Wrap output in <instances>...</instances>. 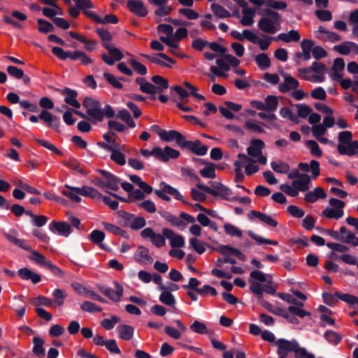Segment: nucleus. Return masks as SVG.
<instances>
[{
  "instance_id": "obj_1",
  "label": "nucleus",
  "mask_w": 358,
  "mask_h": 358,
  "mask_svg": "<svg viewBox=\"0 0 358 358\" xmlns=\"http://www.w3.org/2000/svg\"><path fill=\"white\" fill-rule=\"evenodd\" d=\"M140 152L145 157L154 156L155 158L164 163L168 162L171 159H177L180 155L178 150L169 146H166L164 149H162L159 147H156L152 150L141 149Z\"/></svg>"
},
{
  "instance_id": "obj_2",
  "label": "nucleus",
  "mask_w": 358,
  "mask_h": 358,
  "mask_svg": "<svg viewBox=\"0 0 358 358\" xmlns=\"http://www.w3.org/2000/svg\"><path fill=\"white\" fill-rule=\"evenodd\" d=\"M39 119L46 123L48 127L55 129L57 132L60 131L61 121L59 117L53 115L48 110H42L38 116L31 115L29 117V120L33 123L38 122Z\"/></svg>"
},
{
  "instance_id": "obj_3",
  "label": "nucleus",
  "mask_w": 358,
  "mask_h": 358,
  "mask_svg": "<svg viewBox=\"0 0 358 358\" xmlns=\"http://www.w3.org/2000/svg\"><path fill=\"white\" fill-rule=\"evenodd\" d=\"M249 290L257 295L258 299H262L264 292L271 295H274L276 292L271 280L268 281L266 284H262L259 282L251 280Z\"/></svg>"
},
{
  "instance_id": "obj_4",
  "label": "nucleus",
  "mask_w": 358,
  "mask_h": 358,
  "mask_svg": "<svg viewBox=\"0 0 358 358\" xmlns=\"http://www.w3.org/2000/svg\"><path fill=\"white\" fill-rule=\"evenodd\" d=\"M278 346L277 353L279 355V358L282 356L286 357L288 352H296L299 349V343L295 339L288 341L285 338H280L275 342Z\"/></svg>"
},
{
  "instance_id": "obj_5",
  "label": "nucleus",
  "mask_w": 358,
  "mask_h": 358,
  "mask_svg": "<svg viewBox=\"0 0 358 358\" xmlns=\"http://www.w3.org/2000/svg\"><path fill=\"white\" fill-rule=\"evenodd\" d=\"M113 283L115 288V291L113 289L103 285H99L98 289L103 294L109 298L110 300L115 302H118L120 301L123 294V287L117 281H114Z\"/></svg>"
},
{
  "instance_id": "obj_6",
  "label": "nucleus",
  "mask_w": 358,
  "mask_h": 358,
  "mask_svg": "<svg viewBox=\"0 0 358 358\" xmlns=\"http://www.w3.org/2000/svg\"><path fill=\"white\" fill-rule=\"evenodd\" d=\"M196 187L214 196H220L224 199H227V196L232 194V191L229 187L222 184L219 191H216L208 186L202 183L196 185Z\"/></svg>"
},
{
  "instance_id": "obj_7",
  "label": "nucleus",
  "mask_w": 358,
  "mask_h": 358,
  "mask_svg": "<svg viewBox=\"0 0 358 358\" xmlns=\"http://www.w3.org/2000/svg\"><path fill=\"white\" fill-rule=\"evenodd\" d=\"M96 171L106 180V188L110 189L113 191H117L119 189V185L121 182L120 178L106 170L97 169Z\"/></svg>"
},
{
  "instance_id": "obj_8",
  "label": "nucleus",
  "mask_w": 358,
  "mask_h": 358,
  "mask_svg": "<svg viewBox=\"0 0 358 358\" xmlns=\"http://www.w3.org/2000/svg\"><path fill=\"white\" fill-rule=\"evenodd\" d=\"M50 231L55 233L56 231L60 236L68 237L72 232L71 226L66 222L52 221L49 224Z\"/></svg>"
},
{
  "instance_id": "obj_9",
  "label": "nucleus",
  "mask_w": 358,
  "mask_h": 358,
  "mask_svg": "<svg viewBox=\"0 0 358 358\" xmlns=\"http://www.w3.org/2000/svg\"><path fill=\"white\" fill-rule=\"evenodd\" d=\"M52 52L61 60H66L67 58L73 61L80 59L83 51L76 50L74 52L64 51L62 48L55 46L52 48Z\"/></svg>"
},
{
  "instance_id": "obj_10",
  "label": "nucleus",
  "mask_w": 358,
  "mask_h": 358,
  "mask_svg": "<svg viewBox=\"0 0 358 358\" xmlns=\"http://www.w3.org/2000/svg\"><path fill=\"white\" fill-rule=\"evenodd\" d=\"M162 234L167 239L170 240V245L172 248H182L185 245L184 238L181 235L176 234L171 229H163Z\"/></svg>"
},
{
  "instance_id": "obj_11",
  "label": "nucleus",
  "mask_w": 358,
  "mask_h": 358,
  "mask_svg": "<svg viewBox=\"0 0 358 358\" xmlns=\"http://www.w3.org/2000/svg\"><path fill=\"white\" fill-rule=\"evenodd\" d=\"M257 26L262 31L271 34H273L279 30L276 27L278 26L277 22L267 17H262L259 20Z\"/></svg>"
},
{
  "instance_id": "obj_12",
  "label": "nucleus",
  "mask_w": 358,
  "mask_h": 358,
  "mask_svg": "<svg viewBox=\"0 0 358 358\" xmlns=\"http://www.w3.org/2000/svg\"><path fill=\"white\" fill-rule=\"evenodd\" d=\"M127 8L134 14L139 17H145L148 15V9L140 0H128Z\"/></svg>"
},
{
  "instance_id": "obj_13",
  "label": "nucleus",
  "mask_w": 358,
  "mask_h": 358,
  "mask_svg": "<svg viewBox=\"0 0 358 358\" xmlns=\"http://www.w3.org/2000/svg\"><path fill=\"white\" fill-rule=\"evenodd\" d=\"M59 92L62 95L66 96L64 98V102L66 104H69L76 109L80 108L81 105L79 103V101L76 99V97L78 96V92L76 90H72L69 87H64Z\"/></svg>"
},
{
  "instance_id": "obj_14",
  "label": "nucleus",
  "mask_w": 358,
  "mask_h": 358,
  "mask_svg": "<svg viewBox=\"0 0 358 358\" xmlns=\"http://www.w3.org/2000/svg\"><path fill=\"white\" fill-rule=\"evenodd\" d=\"M84 14L98 24H117L119 22L118 18L114 14L106 15L103 19L92 11H84Z\"/></svg>"
},
{
  "instance_id": "obj_15",
  "label": "nucleus",
  "mask_w": 358,
  "mask_h": 358,
  "mask_svg": "<svg viewBox=\"0 0 358 358\" xmlns=\"http://www.w3.org/2000/svg\"><path fill=\"white\" fill-rule=\"evenodd\" d=\"M250 220H253V217L258 218L262 222L264 223L268 227H276L278 224V222L273 219L270 215H268L262 212L257 210H251L248 215Z\"/></svg>"
},
{
  "instance_id": "obj_16",
  "label": "nucleus",
  "mask_w": 358,
  "mask_h": 358,
  "mask_svg": "<svg viewBox=\"0 0 358 358\" xmlns=\"http://www.w3.org/2000/svg\"><path fill=\"white\" fill-rule=\"evenodd\" d=\"M345 68L344 59L341 57H337L334 60L331 67L332 73L330 75L331 79L334 81H338L343 78V71Z\"/></svg>"
},
{
  "instance_id": "obj_17",
  "label": "nucleus",
  "mask_w": 358,
  "mask_h": 358,
  "mask_svg": "<svg viewBox=\"0 0 358 358\" xmlns=\"http://www.w3.org/2000/svg\"><path fill=\"white\" fill-rule=\"evenodd\" d=\"M298 168L303 172H309L310 171L313 179H315L320 174V163L314 159L310 161V164L304 162H300L298 164Z\"/></svg>"
},
{
  "instance_id": "obj_18",
  "label": "nucleus",
  "mask_w": 358,
  "mask_h": 358,
  "mask_svg": "<svg viewBox=\"0 0 358 358\" xmlns=\"http://www.w3.org/2000/svg\"><path fill=\"white\" fill-rule=\"evenodd\" d=\"M337 150L341 155L358 156V141H352L345 145H338Z\"/></svg>"
},
{
  "instance_id": "obj_19",
  "label": "nucleus",
  "mask_w": 358,
  "mask_h": 358,
  "mask_svg": "<svg viewBox=\"0 0 358 358\" xmlns=\"http://www.w3.org/2000/svg\"><path fill=\"white\" fill-rule=\"evenodd\" d=\"M265 143L261 139L253 138L250 141V146L247 148L248 154L252 157H257L262 154Z\"/></svg>"
},
{
  "instance_id": "obj_20",
  "label": "nucleus",
  "mask_w": 358,
  "mask_h": 358,
  "mask_svg": "<svg viewBox=\"0 0 358 358\" xmlns=\"http://www.w3.org/2000/svg\"><path fill=\"white\" fill-rule=\"evenodd\" d=\"M217 252L224 256H229V255H234L241 261H245L246 257L239 250L233 248L229 245H220L217 248L215 249Z\"/></svg>"
},
{
  "instance_id": "obj_21",
  "label": "nucleus",
  "mask_w": 358,
  "mask_h": 358,
  "mask_svg": "<svg viewBox=\"0 0 358 358\" xmlns=\"http://www.w3.org/2000/svg\"><path fill=\"white\" fill-rule=\"evenodd\" d=\"M17 275L22 280H31L34 284H37L41 280V277L38 273L25 267L20 268Z\"/></svg>"
},
{
  "instance_id": "obj_22",
  "label": "nucleus",
  "mask_w": 358,
  "mask_h": 358,
  "mask_svg": "<svg viewBox=\"0 0 358 358\" xmlns=\"http://www.w3.org/2000/svg\"><path fill=\"white\" fill-rule=\"evenodd\" d=\"M81 196H86L92 199H101L102 194L95 188L84 185L80 188H72Z\"/></svg>"
},
{
  "instance_id": "obj_23",
  "label": "nucleus",
  "mask_w": 358,
  "mask_h": 358,
  "mask_svg": "<svg viewBox=\"0 0 358 358\" xmlns=\"http://www.w3.org/2000/svg\"><path fill=\"white\" fill-rule=\"evenodd\" d=\"M284 78L285 82L281 83L278 85V90L280 92L287 93L289 92L292 89H296L299 87V83L294 77L287 75L284 76Z\"/></svg>"
},
{
  "instance_id": "obj_24",
  "label": "nucleus",
  "mask_w": 358,
  "mask_h": 358,
  "mask_svg": "<svg viewBox=\"0 0 358 358\" xmlns=\"http://www.w3.org/2000/svg\"><path fill=\"white\" fill-rule=\"evenodd\" d=\"M148 1L155 6H159L155 11V15L159 16H166L171 13L172 8L169 6H166L167 0H148Z\"/></svg>"
},
{
  "instance_id": "obj_25",
  "label": "nucleus",
  "mask_w": 358,
  "mask_h": 358,
  "mask_svg": "<svg viewBox=\"0 0 358 358\" xmlns=\"http://www.w3.org/2000/svg\"><path fill=\"white\" fill-rule=\"evenodd\" d=\"M105 233L99 229L93 230L88 236V239L93 243L97 245L100 248L105 251H108V248L102 243L105 238Z\"/></svg>"
},
{
  "instance_id": "obj_26",
  "label": "nucleus",
  "mask_w": 358,
  "mask_h": 358,
  "mask_svg": "<svg viewBox=\"0 0 358 358\" xmlns=\"http://www.w3.org/2000/svg\"><path fill=\"white\" fill-rule=\"evenodd\" d=\"M340 233L343 234L342 243L351 244L354 247L358 245V238L351 231L348 230L345 226L340 228Z\"/></svg>"
},
{
  "instance_id": "obj_27",
  "label": "nucleus",
  "mask_w": 358,
  "mask_h": 358,
  "mask_svg": "<svg viewBox=\"0 0 358 358\" xmlns=\"http://www.w3.org/2000/svg\"><path fill=\"white\" fill-rule=\"evenodd\" d=\"M301 38L299 33L294 29L290 30L287 34L280 33L274 38L275 41H282L285 43L298 42Z\"/></svg>"
},
{
  "instance_id": "obj_28",
  "label": "nucleus",
  "mask_w": 358,
  "mask_h": 358,
  "mask_svg": "<svg viewBox=\"0 0 358 358\" xmlns=\"http://www.w3.org/2000/svg\"><path fill=\"white\" fill-rule=\"evenodd\" d=\"M135 258L141 264L152 263L153 262V259L149 255V249L143 245L138 247Z\"/></svg>"
},
{
  "instance_id": "obj_29",
  "label": "nucleus",
  "mask_w": 358,
  "mask_h": 358,
  "mask_svg": "<svg viewBox=\"0 0 358 358\" xmlns=\"http://www.w3.org/2000/svg\"><path fill=\"white\" fill-rule=\"evenodd\" d=\"M187 150L196 155L203 156L206 155L208 150V147L206 145H203L200 140H196L194 141H191Z\"/></svg>"
},
{
  "instance_id": "obj_30",
  "label": "nucleus",
  "mask_w": 358,
  "mask_h": 358,
  "mask_svg": "<svg viewBox=\"0 0 358 358\" xmlns=\"http://www.w3.org/2000/svg\"><path fill=\"white\" fill-rule=\"evenodd\" d=\"M34 345L32 352L38 358H43L45 355V351L43 348L44 340L39 336H34L32 339Z\"/></svg>"
},
{
  "instance_id": "obj_31",
  "label": "nucleus",
  "mask_w": 358,
  "mask_h": 358,
  "mask_svg": "<svg viewBox=\"0 0 358 358\" xmlns=\"http://www.w3.org/2000/svg\"><path fill=\"white\" fill-rule=\"evenodd\" d=\"M52 304L60 307L64 305L65 299L68 297V293L63 289H55L52 293Z\"/></svg>"
},
{
  "instance_id": "obj_32",
  "label": "nucleus",
  "mask_w": 358,
  "mask_h": 358,
  "mask_svg": "<svg viewBox=\"0 0 358 358\" xmlns=\"http://www.w3.org/2000/svg\"><path fill=\"white\" fill-rule=\"evenodd\" d=\"M69 35L71 38L78 40V41H80L82 43H84L85 48L88 51H90V52L93 51L94 50L96 45H97V43L96 41H90V40L87 39V38L80 35L78 33H76L73 31H69Z\"/></svg>"
},
{
  "instance_id": "obj_33",
  "label": "nucleus",
  "mask_w": 358,
  "mask_h": 358,
  "mask_svg": "<svg viewBox=\"0 0 358 358\" xmlns=\"http://www.w3.org/2000/svg\"><path fill=\"white\" fill-rule=\"evenodd\" d=\"M117 331L121 339L124 341H129L134 336V329L130 325L122 324L117 327Z\"/></svg>"
},
{
  "instance_id": "obj_34",
  "label": "nucleus",
  "mask_w": 358,
  "mask_h": 358,
  "mask_svg": "<svg viewBox=\"0 0 358 358\" xmlns=\"http://www.w3.org/2000/svg\"><path fill=\"white\" fill-rule=\"evenodd\" d=\"M310 182V177L309 175H306V178H301L297 180H294L292 182V185L298 192H306L309 189V184Z\"/></svg>"
},
{
  "instance_id": "obj_35",
  "label": "nucleus",
  "mask_w": 358,
  "mask_h": 358,
  "mask_svg": "<svg viewBox=\"0 0 358 358\" xmlns=\"http://www.w3.org/2000/svg\"><path fill=\"white\" fill-rule=\"evenodd\" d=\"M115 117L124 121L130 128H134L136 127V123L130 113L125 108L120 110L116 114Z\"/></svg>"
},
{
  "instance_id": "obj_36",
  "label": "nucleus",
  "mask_w": 358,
  "mask_h": 358,
  "mask_svg": "<svg viewBox=\"0 0 358 358\" xmlns=\"http://www.w3.org/2000/svg\"><path fill=\"white\" fill-rule=\"evenodd\" d=\"M255 60L259 68L264 71L271 66V59L266 53H260L255 56Z\"/></svg>"
},
{
  "instance_id": "obj_37",
  "label": "nucleus",
  "mask_w": 358,
  "mask_h": 358,
  "mask_svg": "<svg viewBox=\"0 0 358 358\" xmlns=\"http://www.w3.org/2000/svg\"><path fill=\"white\" fill-rule=\"evenodd\" d=\"M159 295V300L163 304L174 308L176 303V299L171 292L166 290H162Z\"/></svg>"
},
{
  "instance_id": "obj_38",
  "label": "nucleus",
  "mask_w": 358,
  "mask_h": 358,
  "mask_svg": "<svg viewBox=\"0 0 358 358\" xmlns=\"http://www.w3.org/2000/svg\"><path fill=\"white\" fill-rule=\"evenodd\" d=\"M278 106V97L275 95H268L265 99V111L273 113Z\"/></svg>"
},
{
  "instance_id": "obj_39",
  "label": "nucleus",
  "mask_w": 358,
  "mask_h": 358,
  "mask_svg": "<svg viewBox=\"0 0 358 358\" xmlns=\"http://www.w3.org/2000/svg\"><path fill=\"white\" fill-rule=\"evenodd\" d=\"M210 8L214 15L218 18H227L231 15L229 11L218 3H212Z\"/></svg>"
},
{
  "instance_id": "obj_40",
  "label": "nucleus",
  "mask_w": 358,
  "mask_h": 358,
  "mask_svg": "<svg viewBox=\"0 0 358 358\" xmlns=\"http://www.w3.org/2000/svg\"><path fill=\"white\" fill-rule=\"evenodd\" d=\"M64 187L67 189H63L62 191V194L64 196L69 198L73 202L80 203L82 199L79 196L80 194L76 192V191L72 189L78 188V187L70 186L67 184H66Z\"/></svg>"
},
{
  "instance_id": "obj_41",
  "label": "nucleus",
  "mask_w": 358,
  "mask_h": 358,
  "mask_svg": "<svg viewBox=\"0 0 358 358\" xmlns=\"http://www.w3.org/2000/svg\"><path fill=\"white\" fill-rule=\"evenodd\" d=\"M86 114L89 116L87 119L94 124L102 122L103 120L101 106L94 110H86Z\"/></svg>"
},
{
  "instance_id": "obj_42",
  "label": "nucleus",
  "mask_w": 358,
  "mask_h": 358,
  "mask_svg": "<svg viewBox=\"0 0 358 358\" xmlns=\"http://www.w3.org/2000/svg\"><path fill=\"white\" fill-rule=\"evenodd\" d=\"M102 45L108 50L109 55L115 61H120L124 57L123 53L116 47L107 43H102Z\"/></svg>"
},
{
  "instance_id": "obj_43",
  "label": "nucleus",
  "mask_w": 358,
  "mask_h": 358,
  "mask_svg": "<svg viewBox=\"0 0 358 358\" xmlns=\"http://www.w3.org/2000/svg\"><path fill=\"white\" fill-rule=\"evenodd\" d=\"M215 169L216 165L210 162L203 169L200 170L199 173L203 178L213 179L216 178Z\"/></svg>"
},
{
  "instance_id": "obj_44",
  "label": "nucleus",
  "mask_w": 358,
  "mask_h": 358,
  "mask_svg": "<svg viewBox=\"0 0 358 358\" xmlns=\"http://www.w3.org/2000/svg\"><path fill=\"white\" fill-rule=\"evenodd\" d=\"M324 338L331 344L338 345L342 341V336L333 330H327L324 334Z\"/></svg>"
},
{
  "instance_id": "obj_45",
  "label": "nucleus",
  "mask_w": 358,
  "mask_h": 358,
  "mask_svg": "<svg viewBox=\"0 0 358 358\" xmlns=\"http://www.w3.org/2000/svg\"><path fill=\"white\" fill-rule=\"evenodd\" d=\"M335 295L338 299L348 303L350 306L357 305L358 306V297L350 294H343L338 291L335 292Z\"/></svg>"
},
{
  "instance_id": "obj_46",
  "label": "nucleus",
  "mask_w": 358,
  "mask_h": 358,
  "mask_svg": "<svg viewBox=\"0 0 358 358\" xmlns=\"http://www.w3.org/2000/svg\"><path fill=\"white\" fill-rule=\"evenodd\" d=\"M259 14L261 15L268 16L267 17L275 20L277 22L278 26H280L282 22L281 15L278 12L274 11L271 8L262 9Z\"/></svg>"
},
{
  "instance_id": "obj_47",
  "label": "nucleus",
  "mask_w": 358,
  "mask_h": 358,
  "mask_svg": "<svg viewBox=\"0 0 358 358\" xmlns=\"http://www.w3.org/2000/svg\"><path fill=\"white\" fill-rule=\"evenodd\" d=\"M271 167L275 172L279 173H287L290 169L289 165L282 161L279 162L275 161L271 162Z\"/></svg>"
},
{
  "instance_id": "obj_48",
  "label": "nucleus",
  "mask_w": 358,
  "mask_h": 358,
  "mask_svg": "<svg viewBox=\"0 0 358 358\" xmlns=\"http://www.w3.org/2000/svg\"><path fill=\"white\" fill-rule=\"evenodd\" d=\"M37 22L38 24V31L41 33L48 34L55 31L54 25L45 20L38 19Z\"/></svg>"
},
{
  "instance_id": "obj_49",
  "label": "nucleus",
  "mask_w": 358,
  "mask_h": 358,
  "mask_svg": "<svg viewBox=\"0 0 358 358\" xmlns=\"http://www.w3.org/2000/svg\"><path fill=\"white\" fill-rule=\"evenodd\" d=\"M159 214L162 217H164L166 221L170 222L172 225L180 227L185 224L183 221L180 220L176 216L169 213V212H159Z\"/></svg>"
},
{
  "instance_id": "obj_50",
  "label": "nucleus",
  "mask_w": 358,
  "mask_h": 358,
  "mask_svg": "<svg viewBox=\"0 0 358 358\" xmlns=\"http://www.w3.org/2000/svg\"><path fill=\"white\" fill-rule=\"evenodd\" d=\"M266 282H267L266 274L264 272L258 270H254L250 273V278L248 279V282L250 284V281Z\"/></svg>"
},
{
  "instance_id": "obj_51",
  "label": "nucleus",
  "mask_w": 358,
  "mask_h": 358,
  "mask_svg": "<svg viewBox=\"0 0 358 358\" xmlns=\"http://www.w3.org/2000/svg\"><path fill=\"white\" fill-rule=\"evenodd\" d=\"M306 146L310 149V154L316 157H320L322 155L318 143L314 140H308L306 143Z\"/></svg>"
},
{
  "instance_id": "obj_52",
  "label": "nucleus",
  "mask_w": 358,
  "mask_h": 358,
  "mask_svg": "<svg viewBox=\"0 0 358 358\" xmlns=\"http://www.w3.org/2000/svg\"><path fill=\"white\" fill-rule=\"evenodd\" d=\"M224 231L227 234L229 235L231 237H242L243 233L241 229H239L236 226L233 225L230 223H227L224 225Z\"/></svg>"
},
{
  "instance_id": "obj_53",
  "label": "nucleus",
  "mask_w": 358,
  "mask_h": 358,
  "mask_svg": "<svg viewBox=\"0 0 358 358\" xmlns=\"http://www.w3.org/2000/svg\"><path fill=\"white\" fill-rule=\"evenodd\" d=\"M248 235L250 238H252L253 240L256 241L257 243L259 244H270L272 245H278V242L276 241H273L270 239L265 238L264 237H262L260 236L257 235L254 231L249 230L248 231Z\"/></svg>"
},
{
  "instance_id": "obj_54",
  "label": "nucleus",
  "mask_w": 358,
  "mask_h": 358,
  "mask_svg": "<svg viewBox=\"0 0 358 358\" xmlns=\"http://www.w3.org/2000/svg\"><path fill=\"white\" fill-rule=\"evenodd\" d=\"M275 314L280 315L285 319H286L289 322L294 324H297L299 323V320L292 313H290L288 310L286 311L284 309L279 308L276 312H273Z\"/></svg>"
},
{
  "instance_id": "obj_55",
  "label": "nucleus",
  "mask_w": 358,
  "mask_h": 358,
  "mask_svg": "<svg viewBox=\"0 0 358 358\" xmlns=\"http://www.w3.org/2000/svg\"><path fill=\"white\" fill-rule=\"evenodd\" d=\"M115 147L113 151H111L110 159L113 162H115L117 164L120 166H124L126 164V157L125 155L117 150Z\"/></svg>"
},
{
  "instance_id": "obj_56",
  "label": "nucleus",
  "mask_w": 358,
  "mask_h": 358,
  "mask_svg": "<svg viewBox=\"0 0 358 358\" xmlns=\"http://www.w3.org/2000/svg\"><path fill=\"white\" fill-rule=\"evenodd\" d=\"M297 108V115L299 117L306 118L310 114L312 113L313 109L311 107L303 104V103H297L295 105Z\"/></svg>"
},
{
  "instance_id": "obj_57",
  "label": "nucleus",
  "mask_w": 358,
  "mask_h": 358,
  "mask_svg": "<svg viewBox=\"0 0 358 358\" xmlns=\"http://www.w3.org/2000/svg\"><path fill=\"white\" fill-rule=\"evenodd\" d=\"M80 308L83 311L87 312V313H96V312L99 313V312L102 311V308H101L96 303L88 301H84L81 304Z\"/></svg>"
},
{
  "instance_id": "obj_58",
  "label": "nucleus",
  "mask_w": 358,
  "mask_h": 358,
  "mask_svg": "<svg viewBox=\"0 0 358 358\" xmlns=\"http://www.w3.org/2000/svg\"><path fill=\"white\" fill-rule=\"evenodd\" d=\"M34 140L43 148L55 152L58 155H63V152L60 150H59L56 146H55L53 144L50 143L47 141L37 138H35Z\"/></svg>"
},
{
  "instance_id": "obj_59",
  "label": "nucleus",
  "mask_w": 358,
  "mask_h": 358,
  "mask_svg": "<svg viewBox=\"0 0 358 358\" xmlns=\"http://www.w3.org/2000/svg\"><path fill=\"white\" fill-rule=\"evenodd\" d=\"M352 133L350 131H343L338 133V145H345L346 144L352 142Z\"/></svg>"
},
{
  "instance_id": "obj_60",
  "label": "nucleus",
  "mask_w": 358,
  "mask_h": 358,
  "mask_svg": "<svg viewBox=\"0 0 358 358\" xmlns=\"http://www.w3.org/2000/svg\"><path fill=\"white\" fill-rule=\"evenodd\" d=\"M83 106L87 110H94L101 106L99 101L94 99L91 97L87 96L83 101Z\"/></svg>"
},
{
  "instance_id": "obj_61",
  "label": "nucleus",
  "mask_w": 358,
  "mask_h": 358,
  "mask_svg": "<svg viewBox=\"0 0 358 358\" xmlns=\"http://www.w3.org/2000/svg\"><path fill=\"white\" fill-rule=\"evenodd\" d=\"M350 41H345L339 45L334 47V50L336 51L341 55H348L351 52Z\"/></svg>"
},
{
  "instance_id": "obj_62",
  "label": "nucleus",
  "mask_w": 358,
  "mask_h": 358,
  "mask_svg": "<svg viewBox=\"0 0 358 358\" xmlns=\"http://www.w3.org/2000/svg\"><path fill=\"white\" fill-rule=\"evenodd\" d=\"M32 303L34 306H44L47 307L52 306V301L51 299L40 295L36 298L31 299Z\"/></svg>"
},
{
  "instance_id": "obj_63",
  "label": "nucleus",
  "mask_w": 358,
  "mask_h": 358,
  "mask_svg": "<svg viewBox=\"0 0 358 358\" xmlns=\"http://www.w3.org/2000/svg\"><path fill=\"white\" fill-rule=\"evenodd\" d=\"M103 78L107 80V82L113 86L114 88L121 90L123 88V85L116 79V78L110 73L105 72L103 73Z\"/></svg>"
},
{
  "instance_id": "obj_64",
  "label": "nucleus",
  "mask_w": 358,
  "mask_h": 358,
  "mask_svg": "<svg viewBox=\"0 0 358 358\" xmlns=\"http://www.w3.org/2000/svg\"><path fill=\"white\" fill-rule=\"evenodd\" d=\"M190 329L192 331L199 334H206L208 333L206 325L197 320L194 321L190 326Z\"/></svg>"
}]
</instances>
